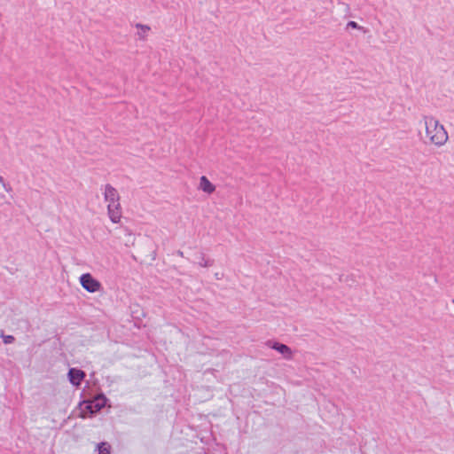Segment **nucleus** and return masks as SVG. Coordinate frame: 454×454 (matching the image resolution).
Returning a JSON list of instances; mask_svg holds the SVG:
<instances>
[{
  "label": "nucleus",
  "instance_id": "1",
  "mask_svg": "<svg viewBox=\"0 0 454 454\" xmlns=\"http://www.w3.org/2000/svg\"><path fill=\"white\" fill-rule=\"evenodd\" d=\"M423 121L426 129V137L430 144L440 147L447 143L449 139L448 133L438 120L430 115H424Z\"/></svg>",
  "mask_w": 454,
  "mask_h": 454
},
{
  "label": "nucleus",
  "instance_id": "2",
  "mask_svg": "<svg viewBox=\"0 0 454 454\" xmlns=\"http://www.w3.org/2000/svg\"><path fill=\"white\" fill-rule=\"evenodd\" d=\"M105 406V399L98 396L93 400L83 401L80 403V417L87 418L100 411Z\"/></svg>",
  "mask_w": 454,
  "mask_h": 454
},
{
  "label": "nucleus",
  "instance_id": "3",
  "mask_svg": "<svg viewBox=\"0 0 454 454\" xmlns=\"http://www.w3.org/2000/svg\"><path fill=\"white\" fill-rule=\"evenodd\" d=\"M80 283L82 286L90 293L98 292L101 288V284L90 273L82 274L80 277Z\"/></svg>",
  "mask_w": 454,
  "mask_h": 454
},
{
  "label": "nucleus",
  "instance_id": "4",
  "mask_svg": "<svg viewBox=\"0 0 454 454\" xmlns=\"http://www.w3.org/2000/svg\"><path fill=\"white\" fill-rule=\"evenodd\" d=\"M265 344L282 354L285 359L291 360L293 358V351L287 345L274 340H268Z\"/></svg>",
  "mask_w": 454,
  "mask_h": 454
},
{
  "label": "nucleus",
  "instance_id": "5",
  "mask_svg": "<svg viewBox=\"0 0 454 454\" xmlns=\"http://www.w3.org/2000/svg\"><path fill=\"white\" fill-rule=\"evenodd\" d=\"M117 239L121 243H123L125 247H130L134 245L135 236L126 228H121L118 231Z\"/></svg>",
  "mask_w": 454,
  "mask_h": 454
},
{
  "label": "nucleus",
  "instance_id": "6",
  "mask_svg": "<svg viewBox=\"0 0 454 454\" xmlns=\"http://www.w3.org/2000/svg\"><path fill=\"white\" fill-rule=\"evenodd\" d=\"M85 377L84 372L79 369L71 368L68 372V379L74 386H79Z\"/></svg>",
  "mask_w": 454,
  "mask_h": 454
},
{
  "label": "nucleus",
  "instance_id": "7",
  "mask_svg": "<svg viewBox=\"0 0 454 454\" xmlns=\"http://www.w3.org/2000/svg\"><path fill=\"white\" fill-rule=\"evenodd\" d=\"M104 196H105L106 201L112 202L114 200V188L110 184H107L106 186ZM111 207H112V204L109 203L107 205L108 215H109L110 220L112 222H114V212L112 211Z\"/></svg>",
  "mask_w": 454,
  "mask_h": 454
},
{
  "label": "nucleus",
  "instance_id": "8",
  "mask_svg": "<svg viewBox=\"0 0 454 454\" xmlns=\"http://www.w3.org/2000/svg\"><path fill=\"white\" fill-rule=\"evenodd\" d=\"M200 189L207 194L215 192V186L207 179V176H202L200 179Z\"/></svg>",
  "mask_w": 454,
  "mask_h": 454
},
{
  "label": "nucleus",
  "instance_id": "9",
  "mask_svg": "<svg viewBox=\"0 0 454 454\" xmlns=\"http://www.w3.org/2000/svg\"><path fill=\"white\" fill-rule=\"evenodd\" d=\"M135 27L138 29L136 35L137 38L140 41H145L147 39L148 32L151 31V27L148 25H144L141 23H137Z\"/></svg>",
  "mask_w": 454,
  "mask_h": 454
},
{
  "label": "nucleus",
  "instance_id": "10",
  "mask_svg": "<svg viewBox=\"0 0 454 454\" xmlns=\"http://www.w3.org/2000/svg\"><path fill=\"white\" fill-rule=\"evenodd\" d=\"M198 263L201 267L208 268L214 265L215 261L211 258L207 257L204 253H200Z\"/></svg>",
  "mask_w": 454,
  "mask_h": 454
},
{
  "label": "nucleus",
  "instance_id": "11",
  "mask_svg": "<svg viewBox=\"0 0 454 454\" xmlns=\"http://www.w3.org/2000/svg\"><path fill=\"white\" fill-rule=\"evenodd\" d=\"M98 454H110L111 445L107 442H101L97 446Z\"/></svg>",
  "mask_w": 454,
  "mask_h": 454
},
{
  "label": "nucleus",
  "instance_id": "12",
  "mask_svg": "<svg viewBox=\"0 0 454 454\" xmlns=\"http://www.w3.org/2000/svg\"><path fill=\"white\" fill-rule=\"evenodd\" d=\"M0 185L7 192H10L12 191V187L9 184L5 183L3 176H0Z\"/></svg>",
  "mask_w": 454,
  "mask_h": 454
},
{
  "label": "nucleus",
  "instance_id": "13",
  "mask_svg": "<svg viewBox=\"0 0 454 454\" xmlns=\"http://www.w3.org/2000/svg\"><path fill=\"white\" fill-rule=\"evenodd\" d=\"M3 341L4 344H11L14 341V337L12 335H2Z\"/></svg>",
  "mask_w": 454,
  "mask_h": 454
},
{
  "label": "nucleus",
  "instance_id": "14",
  "mask_svg": "<svg viewBox=\"0 0 454 454\" xmlns=\"http://www.w3.org/2000/svg\"><path fill=\"white\" fill-rule=\"evenodd\" d=\"M347 27H351V28H355V29H359V30H363L364 27L359 26L356 21H353V20H350L348 22L347 24Z\"/></svg>",
  "mask_w": 454,
  "mask_h": 454
},
{
  "label": "nucleus",
  "instance_id": "15",
  "mask_svg": "<svg viewBox=\"0 0 454 454\" xmlns=\"http://www.w3.org/2000/svg\"><path fill=\"white\" fill-rule=\"evenodd\" d=\"M119 207H120V205H119V204L115 205V220H114V223H117L119 222V221H117V220H116Z\"/></svg>",
  "mask_w": 454,
  "mask_h": 454
},
{
  "label": "nucleus",
  "instance_id": "16",
  "mask_svg": "<svg viewBox=\"0 0 454 454\" xmlns=\"http://www.w3.org/2000/svg\"><path fill=\"white\" fill-rule=\"evenodd\" d=\"M176 254H177L178 256H180V257H184V252H183V251H181V250H177V251H176Z\"/></svg>",
  "mask_w": 454,
  "mask_h": 454
},
{
  "label": "nucleus",
  "instance_id": "17",
  "mask_svg": "<svg viewBox=\"0 0 454 454\" xmlns=\"http://www.w3.org/2000/svg\"><path fill=\"white\" fill-rule=\"evenodd\" d=\"M215 277L216 279H220L221 278L218 273H215Z\"/></svg>",
  "mask_w": 454,
  "mask_h": 454
},
{
  "label": "nucleus",
  "instance_id": "18",
  "mask_svg": "<svg viewBox=\"0 0 454 454\" xmlns=\"http://www.w3.org/2000/svg\"><path fill=\"white\" fill-rule=\"evenodd\" d=\"M452 302L454 303V299L452 300Z\"/></svg>",
  "mask_w": 454,
  "mask_h": 454
}]
</instances>
